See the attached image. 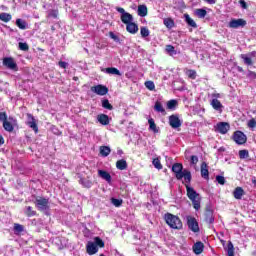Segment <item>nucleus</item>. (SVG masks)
Returning <instances> with one entry per match:
<instances>
[{"instance_id": "nucleus-9", "label": "nucleus", "mask_w": 256, "mask_h": 256, "mask_svg": "<svg viewBox=\"0 0 256 256\" xmlns=\"http://www.w3.org/2000/svg\"><path fill=\"white\" fill-rule=\"evenodd\" d=\"M91 91H92V93H96V95L103 96V95H107L109 93V88L99 84V85L92 87Z\"/></svg>"}, {"instance_id": "nucleus-36", "label": "nucleus", "mask_w": 256, "mask_h": 256, "mask_svg": "<svg viewBox=\"0 0 256 256\" xmlns=\"http://www.w3.org/2000/svg\"><path fill=\"white\" fill-rule=\"evenodd\" d=\"M80 183L81 185H83V187H86L87 189H90V187H93V182L88 179L81 178Z\"/></svg>"}, {"instance_id": "nucleus-38", "label": "nucleus", "mask_w": 256, "mask_h": 256, "mask_svg": "<svg viewBox=\"0 0 256 256\" xmlns=\"http://www.w3.org/2000/svg\"><path fill=\"white\" fill-rule=\"evenodd\" d=\"M155 111L158 113H165V108H163V104L161 102L157 101L154 106Z\"/></svg>"}, {"instance_id": "nucleus-32", "label": "nucleus", "mask_w": 256, "mask_h": 256, "mask_svg": "<svg viewBox=\"0 0 256 256\" xmlns=\"http://www.w3.org/2000/svg\"><path fill=\"white\" fill-rule=\"evenodd\" d=\"M3 128L5 129V131H8V133L13 132V124H11V122H9L8 120L3 122Z\"/></svg>"}, {"instance_id": "nucleus-16", "label": "nucleus", "mask_w": 256, "mask_h": 256, "mask_svg": "<svg viewBox=\"0 0 256 256\" xmlns=\"http://www.w3.org/2000/svg\"><path fill=\"white\" fill-rule=\"evenodd\" d=\"M148 125L149 131H152V133H159V127H157V124H155V120L153 118L148 119Z\"/></svg>"}, {"instance_id": "nucleus-51", "label": "nucleus", "mask_w": 256, "mask_h": 256, "mask_svg": "<svg viewBox=\"0 0 256 256\" xmlns=\"http://www.w3.org/2000/svg\"><path fill=\"white\" fill-rule=\"evenodd\" d=\"M228 256H235V250L233 249V244L230 243L228 245V250H227Z\"/></svg>"}, {"instance_id": "nucleus-59", "label": "nucleus", "mask_w": 256, "mask_h": 256, "mask_svg": "<svg viewBox=\"0 0 256 256\" xmlns=\"http://www.w3.org/2000/svg\"><path fill=\"white\" fill-rule=\"evenodd\" d=\"M67 62H63V61H60L59 62V67H61L62 69H67Z\"/></svg>"}, {"instance_id": "nucleus-11", "label": "nucleus", "mask_w": 256, "mask_h": 256, "mask_svg": "<svg viewBox=\"0 0 256 256\" xmlns=\"http://www.w3.org/2000/svg\"><path fill=\"white\" fill-rule=\"evenodd\" d=\"M3 65L12 71H17V63H15V60L11 57L4 58Z\"/></svg>"}, {"instance_id": "nucleus-42", "label": "nucleus", "mask_w": 256, "mask_h": 256, "mask_svg": "<svg viewBox=\"0 0 256 256\" xmlns=\"http://www.w3.org/2000/svg\"><path fill=\"white\" fill-rule=\"evenodd\" d=\"M149 34H150L149 28H147V27H141L140 28L141 37H149Z\"/></svg>"}, {"instance_id": "nucleus-22", "label": "nucleus", "mask_w": 256, "mask_h": 256, "mask_svg": "<svg viewBox=\"0 0 256 256\" xmlns=\"http://www.w3.org/2000/svg\"><path fill=\"white\" fill-rule=\"evenodd\" d=\"M121 21L125 25L132 23L133 22V15L130 13L126 12L124 15H121Z\"/></svg>"}, {"instance_id": "nucleus-57", "label": "nucleus", "mask_w": 256, "mask_h": 256, "mask_svg": "<svg viewBox=\"0 0 256 256\" xmlns=\"http://www.w3.org/2000/svg\"><path fill=\"white\" fill-rule=\"evenodd\" d=\"M239 4L242 9H247V2L245 0H239Z\"/></svg>"}, {"instance_id": "nucleus-6", "label": "nucleus", "mask_w": 256, "mask_h": 256, "mask_svg": "<svg viewBox=\"0 0 256 256\" xmlns=\"http://www.w3.org/2000/svg\"><path fill=\"white\" fill-rule=\"evenodd\" d=\"M169 125L172 129H179L183 125V120H180L178 115H171L169 116Z\"/></svg>"}, {"instance_id": "nucleus-64", "label": "nucleus", "mask_w": 256, "mask_h": 256, "mask_svg": "<svg viewBox=\"0 0 256 256\" xmlns=\"http://www.w3.org/2000/svg\"><path fill=\"white\" fill-rule=\"evenodd\" d=\"M251 75H253L256 78V73L255 72H250Z\"/></svg>"}, {"instance_id": "nucleus-30", "label": "nucleus", "mask_w": 256, "mask_h": 256, "mask_svg": "<svg viewBox=\"0 0 256 256\" xmlns=\"http://www.w3.org/2000/svg\"><path fill=\"white\" fill-rule=\"evenodd\" d=\"M138 15L140 17H147V6L145 5L138 6Z\"/></svg>"}, {"instance_id": "nucleus-33", "label": "nucleus", "mask_w": 256, "mask_h": 256, "mask_svg": "<svg viewBox=\"0 0 256 256\" xmlns=\"http://www.w3.org/2000/svg\"><path fill=\"white\" fill-rule=\"evenodd\" d=\"M241 59H243L245 65H253V60L251 57L247 54H241L240 55Z\"/></svg>"}, {"instance_id": "nucleus-46", "label": "nucleus", "mask_w": 256, "mask_h": 256, "mask_svg": "<svg viewBox=\"0 0 256 256\" xmlns=\"http://www.w3.org/2000/svg\"><path fill=\"white\" fill-rule=\"evenodd\" d=\"M18 47L20 51H29V45L25 42H19Z\"/></svg>"}, {"instance_id": "nucleus-40", "label": "nucleus", "mask_w": 256, "mask_h": 256, "mask_svg": "<svg viewBox=\"0 0 256 256\" xmlns=\"http://www.w3.org/2000/svg\"><path fill=\"white\" fill-rule=\"evenodd\" d=\"M102 107L104 109H108L109 111L113 109V105H111V103H109V100L107 99L102 100Z\"/></svg>"}, {"instance_id": "nucleus-13", "label": "nucleus", "mask_w": 256, "mask_h": 256, "mask_svg": "<svg viewBox=\"0 0 256 256\" xmlns=\"http://www.w3.org/2000/svg\"><path fill=\"white\" fill-rule=\"evenodd\" d=\"M86 251L88 255H95L99 251V248L93 242L89 241L86 245Z\"/></svg>"}, {"instance_id": "nucleus-62", "label": "nucleus", "mask_w": 256, "mask_h": 256, "mask_svg": "<svg viewBox=\"0 0 256 256\" xmlns=\"http://www.w3.org/2000/svg\"><path fill=\"white\" fill-rule=\"evenodd\" d=\"M5 143V139L3 138V135L0 134V145H3Z\"/></svg>"}, {"instance_id": "nucleus-49", "label": "nucleus", "mask_w": 256, "mask_h": 256, "mask_svg": "<svg viewBox=\"0 0 256 256\" xmlns=\"http://www.w3.org/2000/svg\"><path fill=\"white\" fill-rule=\"evenodd\" d=\"M177 107V100H170L167 102L168 109H175Z\"/></svg>"}, {"instance_id": "nucleus-61", "label": "nucleus", "mask_w": 256, "mask_h": 256, "mask_svg": "<svg viewBox=\"0 0 256 256\" xmlns=\"http://www.w3.org/2000/svg\"><path fill=\"white\" fill-rule=\"evenodd\" d=\"M205 3H208L209 5H215V0H203Z\"/></svg>"}, {"instance_id": "nucleus-20", "label": "nucleus", "mask_w": 256, "mask_h": 256, "mask_svg": "<svg viewBox=\"0 0 256 256\" xmlns=\"http://www.w3.org/2000/svg\"><path fill=\"white\" fill-rule=\"evenodd\" d=\"M205 221L206 223H213V221H215V218H213V210L211 209H206L205 211Z\"/></svg>"}, {"instance_id": "nucleus-24", "label": "nucleus", "mask_w": 256, "mask_h": 256, "mask_svg": "<svg viewBox=\"0 0 256 256\" xmlns=\"http://www.w3.org/2000/svg\"><path fill=\"white\" fill-rule=\"evenodd\" d=\"M116 167L119 171H125V169H127V161H125V159L118 160L116 162Z\"/></svg>"}, {"instance_id": "nucleus-55", "label": "nucleus", "mask_w": 256, "mask_h": 256, "mask_svg": "<svg viewBox=\"0 0 256 256\" xmlns=\"http://www.w3.org/2000/svg\"><path fill=\"white\" fill-rule=\"evenodd\" d=\"M216 181L219 185H223L225 183V177L223 176H216Z\"/></svg>"}, {"instance_id": "nucleus-34", "label": "nucleus", "mask_w": 256, "mask_h": 256, "mask_svg": "<svg viewBox=\"0 0 256 256\" xmlns=\"http://www.w3.org/2000/svg\"><path fill=\"white\" fill-rule=\"evenodd\" d=\"M164 25L167 29H173L175 27V22L171 18L164 19Z\"/></svg>"}, {"instance_id": "nucleus-54", "label": "nucleus", "mask_w": 256, "mask_h": 256, "mask_svg": "<svg viewBox=\"0 0 256 256\" xmlns=\"http://www.w3.org/2000/svg\"><path fill=\"white\" fill-rule=\"evenodd\" d=\"M248 127H249L250 129H255V127H256V120H255V118H252V119H250V120L248 121Z\"/></svg>"}, {"instance_id": "nucleus-44", "label": "nucleus", "mask_w": 256, "mask_h": 256, "mask_svg": "<svg viewBox=\"0 0 256 256\" xmlns=\"http://www.w3.org/2000/svg\"><path fill=\"white\" fill-rule=\"evenodd\" d=\"M58 16H59V11L57 10L48 11V17H50L51 19H57Z\"/></svg>"}, {"instance_id": "nucleus-8", "label": "nucleus", "mask_w": 256, "mask_h": 256, "mask_svg": "<svg viewBox=\"0 0 256 256\" xmlns=\"http://www.w3.org/2000/svg\"><path fill=\"white\" fill-rule=\"evenodd\" d=\"M36 207L39 211H47V209H49V200L46 198H37Z\"/></svg>"}, {"instance_id": "nucleus-58", "label": "nucleus", "mask_w": 256, "mask_h": 256, "mask_svg": "<svg viewBox=\"0 0 256 256\" xmlns=\"http://www.w3.org/2000/svg\"><path fill=\"white\" fill-rule=\"evenodd\" d=\"M110 37L111 39H113V41L119 42V37L115 35V33L110 32Z\"/></svg>"}, {"instance_id": "nucleus-41", "label": "nucleus", "mask_w": 256, "mask_h": 256, "mask_svg": "<svg viewBox=\"0 0 256 256\" xmlns=\"http://www.w3.org/2000/svg\"><path fill=\"white\" fill-rule=\"evenodd\" d=\"M111 203H112V205H114V207H121V205H123V200L117 199V198H112Z\"/></svg>"}, {"instance_id": "nucleus-50", "label": "nucleus", "mask_w": 256, "mask_h": 256, "mask_svg": "<svg viewBox=\"0 0 256 256\" xmlns=\"http://www.w3.org/2000/svg\"><path fill=\"white\" fill-rule=\"evenodd\" d=\"M26 215H27L28 217H33V216L35 215V211H33V207L28 206V207L26 208Z\"/></svg>"}, {"instance_id": "nucleus-47", "label": "nucleus", "mask_w": 256, "mask_h": 256, "mask_svg": "<svg viewBox=\"0 0 256 256\" xmlns=\"http://www.w3.org/2000/svg\"><path fill=\"white\" fill-rule=\"evenodd\" d=\"M145 87H146V89H149V91H154L155 90V83H153V81H146L145 82Z\"/></svg>"}, {"instance_id": "nucleus-45", "label": "nucleus", "mask_w": 256, "mask_h": 256, "mask_svg": "<svg viewBox=\"0 0 256 256\" xmlns=\"http://www.w3.org/2000/svg\"><path fill=\"white\" fill-rule=\"evenodd\" d=\"M152 163L156 169H163V165H161V160H159V158H155Z\"/></svg>"}, {"instance_id": "nucleus-53", "label": "nucleus", "mask_w": 256, "mask_h": 256, "mask_svg": "<svg viewBox=\"0 0 256 256\" xmlns=\"http://www.w3.org/2000/svg\"><path fill=\"white\" fill-rule=\"evenodd\" d=\"M197 163H199V157L192 155L190 158V164L191 165H197Z\"/></svg>"}, {"instance_id": "nucleus-23", "label": "nucleus", "mask_w": 256, "mask_h": 256, "mask_svg": "<svg viewBox=\"0 0 256 256\" xmlns=\"http://www.w3.org/2000/svg\"><path fill=\"white\" fill-rule=\"evenodd\" d=\"M97 120L101 125H109V116L105 114L98 115Z\"/></svg>"}, {"instance_id": "nucleus-4", "label": "nucleus", "mask_w": 256, "mask_h": 256, "mask_svg": "<svg viewBox=\"0 0 256 256\" xmlns=\"http://www.w3.org/2000/svg\"><path fill=\"white\" fill-rule=\"evenodd\" d=\"M233 140L237 145H245L247 143V135L241 131H236L233 135Z\"/></svg>"}, {"instance_id": "nucleus-7", "label": "nucleus", "mask_w": 256, "mask_h": 256, "mask_svg": "<svg viewBox=\"0 0 256 256\" xmlns=\"http://www.w3.org/2000/svg\"><path fill=\"white\" fill-rule=\"evenodd\" d=\"M172 171H173V173H175L176 179H178L179 181H181V179H183V164H181V163L173 164Z\"/></svg>"}, {"instance_id": "nucleus-25", "label": "nucleus", "mask_w": 256, "mask_h": 256, "mask_svg": "<svg viewBox=\"0 0 256 256\" xmlns=\"http://www.w3.org/2000/svg\"><path fill=\"white\" fill-rule=\"evenodd\" d=\"M110 153H111V148L109 146L100 147V155L102 157H109Z\"/></svg>"}, {"instance_id": "nucleus-52", "label": "nucleus", "mask_w": 256, "mask_h": 256, "mask_svg": "<svg viewBox=\"0 0 256 256\" xmlns=\"http://www.w3.org/2000/svg\"><path fill=\"white\" fill-rule=\"evenodd\" d=\"M186 74L190 79H195L197 77V72L195 70H187Z\"/></svg>"}, {"instance_id": "nucleus-29", "label": "nucleus", "mask_w": 256, "mask_h": 256, "mask_svg": "<svg viewBox=\"0 0 256 256\" xmlns=\"http://www.w3.org/2000/svg\"><path fill=\"white\" fill-rule=\"evenodd\" d=\"M16 25L22 29V31H25V29H27V21L21 19V18H18L16 19Z\"/></svg>"}, {"instance_id": "nucleus-39", "label": "nucleus", "mask_w": 256, "mask_h": 256, "mask_svg": "<svg viewBox=\"0 0 256 256\" xmlns=\"http://www.w3.org/2000/svg\"><path fill=\"white\" fill-rule=\"evenodd\" d=\"M196 15L200 19H204V17L207 15V10H205V9H197L196 10Z\"/></svg>"}, {"instance_id": "nucleus-26", "label": "nucleus", "mask_w": 256, "mask_h": 256, "mask_svg": "<svg viewBox=\"0 0 256 256\" xmlns=\"http://www.w3.org/2000/svg\"><path fill=\"white\" fill-rule=\"evenodd\" d=\"M104 73H107L108 75H119V76H121V72L119 71V69H117L115 67L106 68L104 70Z\"/></svg>"}, {"instance_id": "nucleus-35", "label": "nucleus", "mask_w": 256, "mask_h": 256, "mask_svg": "<svg viewBox=\"0 0 256 256\" xmlns=\"http://www.w3.org/2000/svg\"><path fill=\"white\" fill-rule=\"evenodd\" d=\"M185 179L186 183H191V172L189 170L185 169L182 173V179Z\"/></svg>"}, {"instance_id": "nucleus-27", "label": "nucleus", "mask_w": 256, "mask_h": 256, "mask_svg": "<svg viewBox=\"0 0 256 256\" xmlns=\"http://www.w3.org/2000/svg\"><path fill=\"white\" fill-rule=\"evenodd\" d=\"M184 18L186 23L190 26L193 27L194 29L197 28V23H195V20L189 16V14H184Z\"/></svg>"}, {"instance_id": "nucleus-63", "label": "nucleus", "mask_w": 256, "mask_h": 256, "mask_svg": "<svg viewBox=\"0 0 256 256\" xmlns=\"http://www.w3.org/2000/svg\"><path fill=\"white\" fill-rule=\"evenodd\" d=\"M252 183H253V185H256V179L255 178L252 179Z\"/></svg>"}, {"instance_id": "nucleus-19", "label": "nucleus", "mask_w": 256, "mask_h": 256, "mask_svg": "<svg viewBox=\"0 0 256 256\" xmlns=\"http://www.w3.org/2000/svg\"><path fill=\"white\" fill-rule=\"evenodd\" d=\"M98 175L101 179H104L108 183H111V174L105 170H98Z\"/></svg>"}, {"instance_id": "nucleus-15", "label": "nucleus", "mask_w": 256, "mask_h": 256, "mask_svg": "<svg viewBox=\"0 0 256 256\" xmlns=\"http://www.w3.org/2000/svg\"><path fill=\"white\" fill-rule=\"evenodd\" d=\"M126 31H128V33H131L132 35H135V33L139 31V26H137V24L133 22H130L126 24Z\"/></svg>"}, {"instance_id": "nucleus-48", "label": "nucleus", "mask_w": 256, "mask_h": 256, "mask_svg": "<svg viewBox=\"0 0 256 256\" xmlns=\"http://www.w3.org/2000/svg\"><path fill=\"white\" fill-rule=\"evenodd\" d=\"M240 159H247L249 157V151L247 150H240L239 151Z\"/></svg>"}, {"instance_id": "nucleus-56", "label": "nucleus", "mask_w": 256, "mask_h": 256, "mask_svg": "<svg viewBox=\"0 0 256 256\" xmlns=\"http://www.w3.org/2000/svg\"><path fill=\"white\" fill-rule=\"evenodd\" d=\"M7 120V113L5 112H0V121L4 123V121Z\"/></svg>"}, {"instance_id": "nucleus-3", "label": "nucleus", "mask_w": 256, "mask_h": 256, "mask_svg": "<svg viewBox=\"0 0 256 256\" xmlns=\"http://www.w3.org/2000/svg\"><path fill=\"white\" fill-rule=\"evenodd\" d=\"M186 219L190 231H193V233H199V223L197 222V219L192 216H187Z\"/></svg>"}, {"instance_id": "nucleus-1", "label": "nucleus", "mask_w": 256, "mask_h": 256, "mask_svg": "<svg viewBox=\"0 0 256 256\" xmlns=\"http://www.w3.org/2000/svg\"><path fill=\"white\" fill-rule=\"evenodd\" d=\"M187 197L192 202L195 211L201 209V195L195 191V189L189 185H186Z\"/></svg>"}, {"instance_id": "nucleus-37", "label": "nucleus", "mask_w": 256, "mask_h": 256, "mask_svg": "<svg viewBox=\"0 0 256 256\" xmlns=\"http://www.w3.org/2000/svg\"><path fill=\"white\" fill-rule=\"evenodd\" d=\"M93 243L99 248L103 249L105 247V242L99 237H94Z\"/></svg>"}, {"instance_id": "nucleus-2", "label": "nucleus", "mask_w": 256, "mask_h": 256, "mask_svg": "<svg viewBox=\"0 0 256 256\" xmlns=\"http://www.w3.org/2000/svg\"><path fill=\"white\" fill-rule=\"evenodd\" d=\"M164 219L167 225L171 227V229H183V222H181V219H179V217L168 213L165 215Z\"/></svg>"}, {"instance_id": "nucleus-31", "label": "nucleus", "mask_w": 256, "mask_h": 256, "mask_svg": "<svg viewBox=\"0 0 256 256\" xmlns=\"http://www.w3.org/2000/svg\"><path fill=\"white\" fill-rule=\"evenodd\" d=\"M165 51L171 57H173V55H177V51L175 50V47L173 45H166Z\"/></svg>"}, {"instance_id": "nucleus-60", "label": "nucleus", "mask_w": 256, "mask_h": 256, "mask_svg": "<svg viewBox=\"0 0 256 256\" xmlns=\"http://www.w3.org/2000/svg\"><path fill=\"white\" fill-rule=\"evenodd\" d=\"M116 11H118V13H121V15L126 14L127 12L125 11V9L121 8V7H117Z\"/></svg>"}, {"instance_id": "nucleus-28", "label": "nucleus", "mask_w": 256, "mask_h": 256, "mask_svg": "<svg viewBox=\"0 0 256 256\" xmlns=\"http://www.w3.org/2000/svg\"><path fill=\"white\" fill-rule=\"evenodd\" d=\"M13 19V16L9 13L2 12L0 13V21H3L4 23H9Z\"/></svg>"}, {"instance_id": "nucleus-21", "label": "nucleus", "mask_w": 256, "mask_h": 256, "mask_svg": "<svg viewBox=\"0 0 256 256\" xmlns=\"http://www.w3.org/2000/svg\"><path fill=\"white\" fill-rule=\"evenodd\" d=\"M243 195H245V190H243V188L241 187H236L233 192V196L239 200V199H243Z\"/></svg>"}, {"instance_id": "nucleus-5", "label": "nucleus", "mask_w": 256, "mask_h": 256, "mask_svg": "<svg viewBox=\"0 0 256 256\" xmlns=\"http://www.w3.org/2000/svg\"><path fill=\"white\" fill-rule=\"evenodd\" d=\"M245 25H247V21L243 18H239V19H232L229 22L228 27L230 29H239V27H245Z\"/></svg>"}, {"instance_id": "nucleus-18", "label": "nucleus", "mask_w": 256, "mask_h": 256, "mask_svg": "<svg viewBox=\"0 0 256 256\" xmlns=\"http://www.w3.org/2000/svg\"><path fill=\"white\" fill-rule=\"evenodd\" d=\"M211 105L213 109H215V111H219V113L223 111V104H221V101H219L218 99H213Z\"/></svg>"}, {"instance_id": "nucleus-43", "label": "nucleus", "mask_w": 256, "mask_h": 256, "mask_svg": "<svg viewBox=\"0 0 256 256\" xmlns=\"http://www.w3.org/2000/svg\"><path fill=\"white\" fill-rule=\"evenodd\" d=\"M14 231L15 233H23L25 231V228L21 224H14Z\"/></svg>"}, {"instance_id": "nucleus-14", "label": "nucleus", "mask_w": 256, "mask_h": 256, "mask_svg": "<svg viewBox=\"0 0 256 256\" xmlns=\"http://www.w3.org/2000/svg\"><path fill=\"white\" fill-rule=\"evenodd\" d=\"M204 249H205V245L203 244V242H196L193 245V251H194L195 255H201V253H203Z\"/></svg>"}, {"instance_id": "nucleus-17", "label": "nucleus", "mask_w": 256, "mask_h": 256, "mask_svg": "<svg viewBox=\"0 0 256 256\" xmlns=\"http://www.w3.org/2000/svg\"><path fill=\"white\" fill-rule=\"evenodd\" d=\"M201 177L203 179H209V168L205 162L201 164Z\"/></svg>"}, {"instance_id": "nucleus-10", "label": "nucleus", "mask_w": 256, "mask_h": 256, "mask_svg": "<svg viewBox=\"0 0 256 256\" xmlns=\"http://www.w3.org/2000/svg\"><path fill=\"white\" fill-rule=\"evenodd\" d=\"M215 129L218 133H221V135H225L229 131L230 126L227 122H219Z\"/></svg>"}, {"instance_id": "nucleus-12", "label": "nucleus", "mask_w": 256, "mask_h": 256, "mask_svg": "<svg viewBox=\"0 0 256 256\" xmlns=\"http://www.w3.org/2000/svg\"><path fill=\"white\" fill-rule=\"evenodd\" d=\"M28 121H27V125L28 127H30V129H33V131L35 133H39V127H37V120H35V117H33V115L28 114Z\"/></svg>"}]
</instances>
